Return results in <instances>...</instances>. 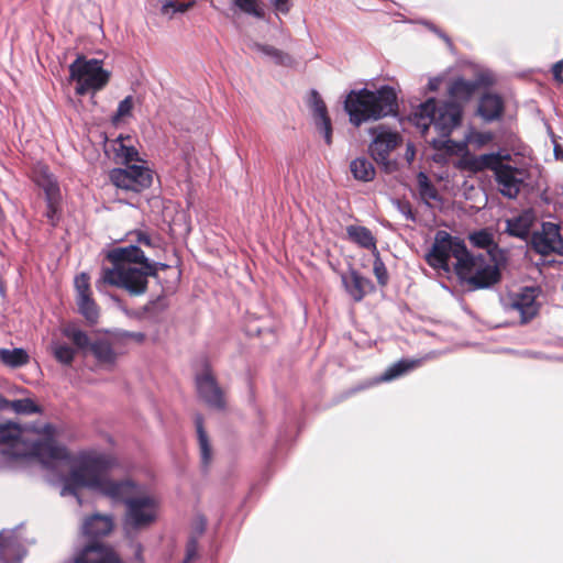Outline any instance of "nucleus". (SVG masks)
Listing matches in <instances>:
<instances>
[{"mask_svg": "<svg viewBox=\"0 0 563 563\" xmlns=\"http://www.w3.org/2000/svg\"><path fill=\"white\" fill-rule=\"evenodd\" d=\"M398 109V95L389 85H383L377 90H369L366 87L352 89L344 100V111L354 126L395 117Z\"/></svg>", "mask_w": 563, "mask_h": 563, "instance_id": "nucleus-1", "label": "nucleus"}, {"mask_svg": "<svg viewBox=\"0 0 563 563\" xmlns=\"http://www.w3.org/2000/svg\"><path fill=\"white\" fill-rule=\"evenodd\" d=\"M118 465L115 457L106 453H82L78 464L69 474L62 477L63 486L60 496H73L79 505H82L81 488H88L95 493L110 478L109 473Z\"/></svg>", "mask_w": 563, "mask_h": 563, "instance_id": "nucleus-2", "label": "nucleus"}, {"mask_svg": "<svg viewBox=\"0 0 563 563\" xmlns=\"http://www.w3.org/2000/svg\"><path fill=\"white\" fill-rule=\"evenodd\" d=\"M508 158H510L509 154L501 156L499 152L486 153L479 156L465 154L455 163V167L474 174L485 169L492 170L499 194L507 199H516L525 185L528 170L503 162V159Z\"/></svg>", "mask_w": 563, "mask_h": 563, "instance_id": "nucleus-3", "label": "nucleus"}, {"mask_svg": "<svg viewBox=\"0 0 563 563\" xmlns=\"http://www.w3.org/2000/svg\"><path fill=\"white\" fill-rule=\"evenodd\" d=\"M463 107L454 100L439 101L434 97L421 102L413 112L415 124L426 132L430 125L441 137H449L462 124Z\"/></svg>", "mask_w": 563, "mask_h": 563, "instance_id": "nucleus-4", "label": "nucleus"}, {"mask_svg": "<svg viewBox=\"0 0 563 563\" xmlns=\"http://www.w3.org/2000/svg\"><path fill=\"white\" fill-rule=\"evenodd\" d=\"M470 251L464 242L459 236H453L444 230L435 232L434 241L430 251L426 254V262L434 269H441L445 273L451 272L449 260L451 256L456 258L454 272L457 268H463Z\"/></svg>", "mask_w": 563, "mask_h": 563, "instance_id": "nucleus-5", "label": "nucleus"}, {"mask_svg": "<svg viewBox=\"0 0 563 563\" xmlns=\"http://www.w3.org/2000/svg\"><path fill=\"white\" fill-rule=\"evenodd\" d=\"M102 65V59H88L84 54L77 55L69 65V80L77 84L76 95L85 96L90 91L96 93L108 85L111 71L104 69Z\"/></svg>", "mask_w": 563, "mask_h": 563, "instance_id": "nucleus-6", "label": "nucleus"}, {"mask_svg": "<svg viewBox=\"0 0 563 563\" xmlns=\"http://www.w3.org/2000/svg\"><path fill=\"white\" fill-rule=\"evenodd\" d=\"M466 260L464 267L457 268L455 274L467 290L488 289L500 280V269L487 263L484 254L471 252Z\"/></svg>", "mask_w": 563, "mask_h": 563, "instance_id": "nucleus-7", "label": "nucleus"}, {"mask_svg": "<svg viewBox=\"0 0 563 563\" xmlns=\"http://www.w3.org/2000/svg\"><path fill=\"white\" fill-rule=\"evenodd\" d=\"M148 277L143 265L104 268L102 280L97 283V288L100 290L102 284H109L125 289L132 296H140L147 289Z\"/></svg>", "mask_w": 563, "mask_h": 563, "instance_id": "nucleus-8", "label": "nucleus"}, {"mask_svg": "<svg viewBox=\"0 0 563 563\" xmlns=\"http://www.w3.org/2000/svg\"><path fill=\"white\" fill-rule=\"evenodd\" d=\"M159 500L151 495H136L125 506L124 526L126 529L142 530L151 527L158 517Z\"/></svg>", "mask_w": 563, "mask_h": 563, "instance_id": "nucleus-9", "label": "nucleus"}, {"mask_svg": "<svg viewBox=\"0 0 563 563\" xmlns=\"http://www.w3.org/2000/svg\"><path fill=\"white\" fill-rule=\"evenodd\" d=\"M63 334L71 340L78 350H89L99 364H115L118 354L108 339L98 338L95 341H90L88 334L75 325H67L64 328Z\"/></svg>", "mask_w": 563, "mask_h": 563, "instance_id": "nucleus-10", "label": "nucleus"}, {"mask_svg": "<svg viewBox=\"0 0 563 563\" xmlns=\"http://www.w3.org/2000/svg\"><path fill=\"white\" fill-rule=\"evenodd\" d=\"M541 292L539 286H525L519 291L509 292L501 298V305L506 312H517L520 324H527L539 313L540 305L537 297Z\"/></svg>", "mask_w": 563, "mask_h": 563, "instance_id": "nucleus-11", "label": "nucleus"}, {"mask_svg": "<svg viewBox=\"0 0 563 563\" xmlns=\"http://www.w3.org/2000/svg\"><path fill=\"white\" fill-rule=\"evenodd\" d=\"M109 179L118 189L140 194L152 186L153 170L144 165H128L111 169Z\"/></svg>", "mask_w": 563, "mask_h": 563, "instance_id": "nucleus-12", "label": "nucleus"}, {"mask_svg": "<svg viewBox=\"0 0 563 563\" xmlns=\"http://www.w3.org/2000/svg\"><path fill=\"white\" fill-rule=\"evenodd\" d=\"M368 133L373 137L368 145L371 157L383 167L384 172H390L389 155L401 142L400 135L383 124L371 128Z\"/></svg>", "mask_w": 563, "mask_h": 563, "instance_id": "nucleus-13", "label": "nucleus"}, {"mask_svg": "<svg viewBox=\"0 0 563 563\" xmlns=\"http://www.w3.org/2000/svg\"><path fill=\"white\" fill-rule=\"evenodd\" d=\"M527 245L542 256L551 254L563 256V236L560 225L553 222H542L540 229L532 231Z\"/></svg>", "mask_w": 563, "mask_h": 563, "instance_id": "nucleus-14", "label": "nucleus"}, {"mask_svg": "<svg viewBox=\"0 0 563 563\" xmlns=\"http://www.w3.org/2000/svg\"><path fill=\"white\" fill-rule=\"evenodd\" d=\"M195 384L199 399L209 408L214 410H223L225 408L223 390L219 386L208 363L205 364L202 372L196 375Z\"/></svg>", "mask_w": 563, "mask_h": 563, "instance_id": "nucleus-15", "label": "nucleus"}, {"mask_svg": "<svg viewBox=\"0 0 563 563\" xmlns=\"http://www.w3.org/2000/svg\"><path fill=\"white\" fill-rule=\"evenodd\" d=\"M144 493V486L131 478H108L97 494L111 499L115 504L128 505L136 495Z\"/></svg>", "mask_w": 563, "mask_h": 563, "instance_id": "nucleus-16", "label": "nucleus"}, {"mask_svg": "<svg viewBox=\"0 0 563 563\" xmlns=\"http://www.w3.org/2000/svg\"><path fill=\"white\" fill-rule=\"evenodd\" d=\"M308 106L318 132L323 136L325 144L331 145L333 132L331 118L322 97L316 89L309 92Z\"/></svg>", "mask_w": 563, "mask_h": 563, "instance_id": "nucleus-17", "label": "nucleus"}, {"mask_svg": "<svg viewBox=\"0 0 563 563\" xmlns=\"http://www.w3.org/2000/svg\"><path fill=\"white\" fill-rule=\"evenodd\" d=\"M30 455L37 459L46 468H53L57 462L70 461L66 446L54 441H35L31 445Z\"/></svg>", "mask_w": 563, "mask_h": 563, "instance_id": "nucleus-18", "label": "nucleus"}, {"mask_svg": "<svg viewBox=\"0 0 563 563\" xmlns=\"http://www.w3.org/2000/svg\"><path fill=\"white\" fill-rule=\"evenodd\" d=\"M493 85L492 76L488 73L481 71L473 80H466L462 77L456 78L449 87V96L454 101H468L476 90L481 87Z\"/></svg>", "mask_w": 563, "mask_h": 563, "instance_id": "nucleus-19", "label": "nucleus"}, {"mask_svg": "<svg viewBox=\"0 0 563 563\" xmlns=\"http://www.w3.org/2000/svg\"><path fill=\"white\" fill-rule=\"evenodd\" d=\"M341 282L346 294L355 302L362 301L368 292L375 290L374 283L353 266H350L346 273L341 274Z\"/></svg>", "mask_w": 563, "mask_h": 563, "instance_id": "nucleus-20", "label": "nucleus"}, {"mask_svg": "<svg viewBox=\"0 0 563 563\" xmlns=\"http://www.w3.org/2000/svg\"><path fill=\"white\" fill-rule=\"evenodd\" d=\"M536 221L537 217L532 210H523L519 214L505 220L506 228L504 233L528 243Z\"/></svg>", "mask_w": 563, "mask_h": 563, "instance_id": "nucleus-21", "label": "nucleus"}, {"mask_svg": "<svg viewBox=\"0 0 563 563\" xmlns=\"http://www.w3.org/2000/svg\"><path fill=\"white\" fill-rule=\"evenodd\" d=\"M25 555L26 549L15 530L0 532V563H21Z\"/></svg>", "mask_w": 563, "mask_h": 563, "instance_id": "nucleus-22", "label": "nucleus"}, {"mask_svg": "<svg viewBox=\"0 0 563 563\" xmlns=\"http://www.w3.org/2000/svg\"><path fill=\"white\" fill-rule=\"evenodd\" d=\"M75 563H123L121 559L109 547L102 542H92L86 544L78 555Z\"/></svg>", "mask_w": 563, "mask_h": 563, "instance_id": "nucleus-23", "label": "nucleus"}, {"mask_svg": "<svg viewBox=\"0 0 563 563\" xmlns=\"http://www.w3.org/2000/svg\"><path fill=\"white\" fill-rule=\"evenodd\" d=\"M113 529L111 516L95 514L88 517L82 525V533L89 539L87 544L100 542L99 539L108 536Z\"/></svg>", "mask_w": 563, "mask_h": 563, "instance_id": "nucleus-24", "label": "nucleus"}, {"mask_svg": "<svg viewBox=\"0 0 563 563\" xmlns=\"http://www.w3.org/2000/svg\"><path fill=\"white\" fill-rule=\"evenodd\" d=\"M107 258L113 267H126L125 263L143 265V262H146L145 252L137 244L115 247L108 253Z\"/></svg>", "mask_w": 563, "mask_h": 563, "instance_id": "nucleus-25", "label": "nucleus"}, {"mask_svg": "<svg viewBox=\"0 0 563 563\" xmlns=\"http://www.w3.org/2000/svg\"><path fill=\"white\" fill-rule=\"evenodd\" d=\"M504 112V101L497 93H485L478 101L477 113L486 122L498 120Z\"/></svg>", "mask_w": 563, "mask_h": 563, "instance_id": "nucleus-26", "label": "nucleus"}, {"mask_svg": "<svg viewBox=\"0 0 563 563\" xmlns=\"http://www.w3.org/2000/svg\"><path fill=\"white\" fill-rule=\"evenodd\" d=\"M125 141H131L130 135L120 134L113 141V152L118 164L128 166L133 165V162H141L140 153L132 144H126Z\"/></svg>", "mask_w": 563, "mask_h": 563, "instance_id": "nucleus-27", "label": "nucleus"}, {"mask_svg": "<svg viewBox=\"0 0 563 563\" xmlns=\"http://www.w3.org/2000/svg\"><path fill=\"white\" fill-rule=\"evenodd\" d=\"M194 422H195L197 437H198L201 467L206 472L211 463V460H212V449H211V444L209 441V437L203 427L202 415L197 413L195 416Z\"/></svg>", "mask_w": 563, "mask_h": 563, "instance_id": "nucleus-28", "label": "nucleus"}, {"mask_svg": "<svg viewBox=\"0 0 563 563\" xmlns=\"http://www.w3.org/2000/svg\"><path fill=\"white\" fill-rule=\"evenodd\" d=\"M346 234L349 239L360 245L363 249L371 250L373 254H376V239L372 231L363 225H349L346 227Z\"/></svg>", "mask_w": 563, "mask_h": 563, "instance_id": "nucleus-29", "label": "nucleus"}, {"mask_svg": "<svg viewBox=\"0 0 563 563\" xmlns=\"http://www.w3.org/2000/svg\"><path fill=\"white\" fill-rule=\"evenodd\" d=\"M251 47L265 57L272 59L273 63L278 66L292 67L295 63L294 58L288 53L276 48L273 45L254 42Z\"/></svg>", "mask_w": 563, "mask_h": 563, "instance_id": "nucleus-30", "label": "nucleus"}, {"mask_svg": "<svg viewBox=\"0 0 563 563\" xmlns=\"http://www.w3.org/2000/svg\"><path fill=\"white\" fill-rule=\"evenodd\" d=\"M350 170L355 179L364 183L372 181L376 175L373 163L364 156L353 159L350 164Z\"/></svg>", "mask_w": 563, "mask_h": 563, "instance_id": "nucleus-31", "label": "nucleus"}, {"mask_svg": "<svg viewBox=\"0 0 563 563\" xmlns=\"http://www.w3.org/2000/svg\"><path fill=\"white\" fill-rule=\"evenodd\" d=\"M36 185L44 191L45 200L62 198L60 188L56 177L43 169L35 178Z\"/></svg>", "mask_w": 563, "mask_h": 563, "instance_id": "nucleus-32", "label": "nucleus"}, {"mask_svg": "<svg viewBox=\"0 0 563 563\" xmlns=\"http://www.w3.org/2000/svg\"><path fill=\"white\" fill-rule=\"evenodd\" d=\"M420 364V360H408L401 358L398 362L390 365L385 372L379 376V382H390L396 379L404 374L412 371Z\"/></svg>", "mask_w": 563, "mask_h": 563, "instance_id": "nucleus-33", "label": "nucleus"}, {"mask_svg": "<svg viewBox=\"0 0 563 563\" xmlns=\"http://www.w3.org/2000/svg\"><path fill=\"white\" fill-rule=\"evenodd\" d=\"M76 303L78 307V312L86 319L89 324L93 325L98 322L99 308L91 297V294L76 297Z\"/></svg>", "mask_w": 563, "mask_h": 563, "instance_id": "nucleus-34", "label": "nucleus"}, {"mask_svg": "<svg viewBox=\"0 0 563 563\" xmlns=\"http://www.w3.org/2000/svg\"><path fill=\"white\" fill-rule=\"evenodd\" d=\"M29 360L30 356L27 352L22 347L12 350L0 349V361L11 368L22 367L29 363Z\"/></svg>", "mask_w": 563, "mask_h": 563, "instance_id": "nucleus-35", "label": "nucleus"}, {"mask_svg": "<svg viewBox=\"0 0 563 563\" xmlns=\"http://www.w3.org/2000/svg\"><path fill=\"white\" fill-rule=\"evenodd\" d=\"M417 181L419 194L427 206L431 207L428 200H441V197L435 186L432 184V181L429 179L428 175L424 172H419L417 174Z\"/></svg>", "mask_w": 563, "mask_h": 563, "instance_id": "nucleus-36", "label": "nucleus"}, {"mask_svg": "<svg viewBox=\"0 0 563 563\" xmlns=\"http://www.w3.org/2000/svg\"><path fill=\"white\" fill-rule=\"evenodd\" d=\"M430 144L435 151H444L449 155H457L466 150L465 142L453 141L449 137L433 139Z\"/></svg>", "mask_w": 563, "mask_h": 563, "instance_id": "nucleus-37", "label": "nucleus"}, {"mask_svg": "<svg viewBox=\"0 0 563 563\" xmlns=\"http://www.w3.org/2000/svg\"><path fill=\"white\" fill-rule=\"evenodd\" d=\"M470 243L477 249H483L486 252L495 247L494 234L487 229H481L468 234Z\"/></svg>", "mask_w": 563, "mask_h": 563, "instance_id": "nucleus-38", "label": "nucleus"}, {"mask_svg": "<svg viewBox=\"0 0 563 563\" xmlns=\"http://www.w3.org/2000/svg\"><path fill=\"white\" fill-rule=\"evenodd\" d=\"M260 0H232V3L243 13L253 18L264 20L265 10L260 4Z\"/></svg>", "mask_w": 563, "mask_h": 563, "instance_id": "nucleus-39", "label": "nucleus"}, {"mask_svg": "<svg viewBox=\"0 0 563 563\" xmlns=\"http://www.w3.org/2000/svg\"><path fill=\"white\" fill-rule=\"evenodd\" d=\"M11 410L16 415L42 413V408L31 398L12 400Z\"/></svg>", "mask_w": 563, "mask_h": 563, "instance_id": "nucleus-40", "label": "nucleus"}, {"mask_svg": "<svg viewBox=\"0 0 563 563\" xmlns=\"http://www.w3.org/2000/svg\"><path fill=\"white\" fill-rule=\"evenodd\" d=\"M21 437V428L15 422L0 424V443L13 445Z\"/></svg>", "mask_w": 563, "mask_h": 563, "instance_id": "nucleus-41", "label": "nucleus"}, {"mask_svg": "<svg viewBox=\"0 0 563 563\" xmlns=\"http://www.w3.org/2000/svg\"><path fill=\"white\" fill-rule=\"evenodd\" d=\"M54 357L64 365H70L75 360V350L65 343L53 345Z\"/></svg>", "mask_w": 563, "mask_h": 563, "instance_id": "nucleus-42", "label": "nucleus"}, {"mask_svg": "<svg viewBox=\"0 0 563 563\" xmlns=\"http://www.w3.org/2000/svg\"><path fill=\"white\" fill-rule=\"evenodd\" d=\"M195 4V1L179 2L175 0H162V13L170 14L184 13Z\"/></svg>", "mask_w": 563, "mask_h": 563, "instance_id": "nucleus-43", "label": "nucleus"}, {"mask_svg": "<svg viewBox=\"0 0 563 563\" xmlns=\"http://www.w3.org/2000/svg\"><path fill=\"white\" fill-rule=\"evenodd\" d=\"M374 255L373 272L379 286L385 287L388 284L389 275L385 263L380 258L379 252L377 251Z\"/></svg>", "mask_w": 563, "mask_h": 563, "instance_id": "nucleus-44", "label": "nucleus"}, {"mask_svg": "<svg viewBox=\"0 0 563 563\" xmlns=\"http://www.w3.org/2000/svg\"><path fill=\"white\" fill-rule=\"evenodd\" d=\"M130 234L135 235V242L140 246L142 245L144 247L153 249V250L159 247V242H161L159 239L153 238L144 231L136 230Z\"/></svg>", "mask_w": 563, "mask_h": 563, "instance_id": "nucleus-45", "label": "nucleus"}, {"mask_svg": "<svg viewBox=\"0 0 563 563\" xmlns=\"http://www.w3.org/2000/svg\"><path fill=\"white\" fill-rule=\"evenodd\" d=\"M60 199L62 198L45 200V202H46L45 217L47 218V220L51 222V224L53 227H56L59 221Z\"/></svg>", "mask_w": 563, "mask_h": 563, "instance_id": "nucleus-46", "label": "nucleus"}, {"mask_svg": "<svg viewBox=\"0 0 563 563\" xmlns=\"http://www.w3.org/2000/svg\"><path fill=\"white\" fill-rule=\"evenodd\" d=\"M487 255L489 256L493 264L492 266H497L499 269L500 266H505L507 263V251L504 249H500L497 243H495V247L489 249L487 252Z\"/></svg>", "mask_w": 563, "mask_h": 563, "instance_id": "nucleus-47", "label": "nucleus"}, {"mask_svg": "<svg viewBox=\"0 0 563 563\" xmlns=\"http://www.w3.org/2000/svg\"><path fill=\"white\" fill-rule=\"evenodd\" d=\"M133 109V97L126 96L118 104L117 112L112 115L111 120L117 123L121 118L131 115Z\"/></svg>", "mask_w": 563, "mask_h": 563, "instance_id": "nucleus-48", "label": "nucleus"}, {"mask_svg": "<svg viewBox=\"0 0 563 563\" xmlns=\"http://www.w3.org/2000/svg\"><path fill=\"white\" fill-rule=\"evenodd\" d=\"M167 307L164 294L158 295L156 298L151 299L144 307L143 311L146 313L161 312Z\"/></svg>", "mask_w": 563, "mask_h": 563, "instance_id": "nucleus-49", "label": "nucleus"}, {"mask_svg": "<svg viewBox=\"0 0 563 563\" xmlns=\"http://www.w3.org/2000/svg\"><path fill=\"white\" fill-rule=\"evenodd\" d=\"M394 206L402 216H405V218L407 220L412 221V222L417 221V217H416L415 212L412 211V206H411L410 201L396 199V200H394Z\"/></svg>", "mask_w": 563, "mask_h": 563, "instance_id": "nucleus-50", "label": "nucleus"}, {"mask_svg": "<svg viewBox=\"0 0 563 563\" xmlns=\"http://www.w3.org/2000/svg\"><path fill=\"white\" fill-rule=\"evenodd\" d=\"M106 332L112 334L117 339H132L137 343H142L145 340V334L143 332H132L120 329H115L113 331L107 330Z\"/></svg>", "mask_w": 563, "mask_h": 563, "instance_id": "nucleus-51", "label": "nucleus"}, {"mask_svg": "<svg viewBox=\"0 0 563 563\" xmlns=\"http://www.w3.org/2000/svg\"><path fill=\"white\" fill-rule=\"evenodd\" d=\"M75 288L77 292L76 297L90 294L89 276L87 273H81L80 275L76 276Z\"/></svg>", "mask_w": 563, "mask_h": 563, "instance_id": "nucleus-52", "label": "nucleus"}, {"mask_svg": "<svg viewBox=\"0 0 563 563\" xmlns=\"http://www.w3.org/2000/svg\"><path fill=\"white\" fill-rule=\"evenodd\" d=\"M143 266L146 269L150 277L157 278L158 277V269H167L170 266L166 263L162 262H154L150 261V258L146 256V262H143Z\"/></svg>", "mask_w": 563, "mask_h": 563, "instance_id": "nucleus-53", "label": "nucleus"}, {"mask_svg": "<svg viewBox=\"0 0 563 563\" xmlns=\"http://www.w3.org/2000/svg\"><path fill=\"white\" fill-rule=\"evenodd\" d=\"M207 518L202 514L196 515L194 522H192V532L190 536L201 537L206 529H207Z\"/></svg>", "mask_w": 563, "mask_h": 563, "instance_id": "nucleus-54", "label": "nucleus"}, {"mask_svg": "<svg viewBox=\"0 0 563 563\" xmlns=\"http://www.w3.org/2000/svg\"><path fill=\"white\" fill-rule=\"evenodd\" d=\"M198 537L190 536L186 543V554L187 561H192L198 554Z\"/></svg>", "mask_w": 563, "mask_h": 563, "instance_id": "nucleus-55", "label": "nucleus"}, {"mask_svg": "<svg viewBox=\"0 0 563 563\" xmlns=\"http://www.w3.org/2000/svg\"><path fill=\"white\" fill-rule=\"evenodd\" d=\"M276 12L287 14L291 9V0H271Z\"/></svg>", "mask_w": 563, "mask_h": 563, "instance_id": "nucleus-56", "label": "nucleus"}, {"mask_svg": "<svg viewBox=\"0 0 563 563\" xmlns=\"http://www.w3.org/2000/svg\"><path fill=\"white\" fill-rule=\"evenodd\" d=\"M552 73L554 79L563 84V59L553 65Z\"/></svg>", "mask_w": 563, "mask_h": 563, "instance_id": "nucleus-57", "label": "nucleus"}, {"mask_svg": "<svg viewBox=\"0 0 563 563\" xmlns=\"http://www.w3.org/2000/svg\"><path fill=\"white\" fill-rule=\"evenodd\" d=\"M442 82V77H431L428 81V90L429 91H437L440 88V85Z\"/></svg>", "mask_w": 563, "mask_h": 563, "instance_id": "nucleus-58", "label": "nucleus"}, {"mask_svg": "<svg viewBox=\"0 0 563 563\" xmlns=\"http://www.w3.org/2000/svg\"><path fill=\"white\" fill-rule=\"evenodd\" d=\"M415 155H416L415 146H413V144L409 143L407 145V150H406V154H405L406 159L409 164L415 159Z\"/></svg>", "mask_w": 563, "mask_h": 563, "instance_id": "nucleus-59", "label": "nucleus"}, {"mask_svg": "<svg viewBox=\"0 0 563 563\" xmlns=\"http://www.w3.org/2000/svg\"><path fill=\"white\" fill-rule=\"evenodd\" d=\"M12 400L7 399L2 394H0V411L11 410Z\"/></svg>", "mask_w": 563, "mask_h": 563, "instance_id": "nucleus-60", "label": "nucleus"}, {"mask_svg": "<svg viewBox=\"0 0 563 563\" xmlns=\"http://www.w3.org/2000/svg\"><path fill=\"white\" fill-rule=\"evenodd\" d=\"M426 24L429 26V29H430L431 31H433L434 33H437V34H438L440 37H442L446 43H451L450 37H449L445 33H442V32H441V31H440V30H439L434 24L429 23V22H427Z\"/></svg>", "mask_w": 563, "mask_h": 563, "instance_id": "nucleus-61", "label": "nucleus"}, {"mask_svg": "<svg viewBox=\"0 0 563 563\" xmlns=\"http://www.w3.org/2000/svg\"><path fill=\"white\" fill-rule=\"evenodd\" d=\"M554 142V156L556 159L563 158V150L560 147V145L553 140Z\"/></svg>", "mask_w": 563, "mask_h": 563, "instance_id": "nucleus-62", "label": "nucleus"}, {"mask_svg": "<svg viewBox=\"0 0 563 563\" xmlns=\"http://www.w3.org/2000/svg\"><path fill=\"white\" fill-rule=\"evenodd\" d=\"M434 162H442V155H434L433 157Z\"/></svg>", "mask_w": 563, "mask_h": 563, "instance_id": "nucleus-63", "label": "nucleus"}, {"mask_svg": "<svg viewBox=\"0 0 563 563\" xmlns=\"http://www.w3.org/2000/svg\"><path fill=\"white\" fill-rule=\"evenodd\" d=\"M191 561H187V558L185 556L184 561L181 563H190Z\"/></svg>", "mask_w": 563, "mask_h": 563, "instance_id": "nucleus-64", "label": "nucleus"}]
</instances>
